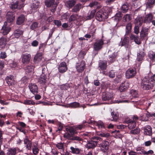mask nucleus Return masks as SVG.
<instances>
[{
  "instance_id": "1",
  "label": "nucleus",
  "mask_w": 155,
  "mask_h": 155,
  "mask_svg": "<svg viewBox=\"0 0 155 155\" xmlns=\"http://www.w3.org/2000/svg\"><path fill=\"white\" fill-rule=\"evenodd\" d=\"M155 84L154 81H149V77L147 76L142 80L141 83V87L144 90H148L153 88Z\"/></svg>"
},
{
  "instance_id": "2",
  "label": "nucleus",
  "mask_w": 155,
  "mask_h": 155,
  "mask_svg": "<svg viewBox=\"0 0 155 155\" xmlns=\"http://www.w3.org/2000/svg\"><path fill=\"white\" fill-rule=\"evenodd\" d=\"M101 140V138L99 137H93L90 140L87 141L85 147L88 149H93L97 146L98 142V140Z\"/></svg>"
},
{
  "instance_id": "3",
  "label": "nucleus",
  "mask_w": 155,
  "mask_h": 155,
  "mask_svg": "<svg viewBox=\"0 0 155 155\" xmlns=\"http://www.w3.org/2000/svg\"><path fill=\"white\" fill-rule=\"evenodd\" d=\"M45 5L47 8H50V10L52 12H54L56 9L57 4L55 0H45Z\"/></svg>"
},
{
  "instance_id": "4",
  "label": "nucleus",
  "mask_w": 155,
  "mask_h": 155,
  "mask_svg": "<svg viewBox=\"0 0 155 155\" xmlns=\"http://www.w3.org/2000/svg\"><path fill=\"white\" fill-rule=\"evenodd\" d=\"M108 14L107 12L102 10L98 11L96 13L95 17L97 20L101 21L104 20L108 18Z\"/></svg>"
},
{
  "instance_id": "5",
  "label": "nucleus",
  "mask_w": 155,
  "mask_h": 155,
  "mask_svg": "<svg viewBox=\"0 0 155 155\" xmlns=\"http://www.w3.org/2000/svg\"><path fill=\"white\" fill-rule=\"evenodd\" d=\"M108 63H112L116 60L117 56V53L114 50H109L108 52Z\"/></svg>"
},
{
  "instance_id": "6",
  "label": "nucleus",
  "mask_w": 155,
  "mask_h": 155,
  "mask_svg": "<svg viewBox=\"0 0 155 155\" xmlns=\"http://www.w3.org/2000/svg\"><path fill=\"white\" fill-rule=\"evenodd\" d=\"M109 143L108 141L106 140L103 141L99 144V147L103 153H106L107 152L109 148Z\"/></svg>"
},
{
  "instance_id": "7",
  "label": "nucleus",
  "mask_w": 155,
  "mask_h": 155,
  "mask_svg": "<svg viewBox=\"0 0 155 155\" xmlns=\"http://www.w3.org/2000/svg\"><path fill=\"white\" fill-rule=\"evenodd\" d=\"M104 44V41L102 39L96 40L93 46L94 50L97 51L100 50L102 48Z\"/></svg>"
},
{
  "instance_id": "8",
  "label": "nucleus",
  "mask_w": 155,
  "mask_h": 155,
  "mask_svg": "<svg viewBox=\"0 0 155 155\" xmlns=\"http://www.w3.org/2000/svg\"><path fill=\"white\" fill-rule=\"evenodd\" d=\"M136 73L137 71L135 68H129L126 72V77L127 79L133 78L136 75Z\"/></svg>"
},
{
  "instance_id": "9",
  "label": "nucleus",
  "mask_w": 155,
  "mask_h": 155,
  "mask_svg": "<svg viewBox=\"0 0 155 155\" xmlns=\"http://www.w3.org/2000/svg\"><path fill=\"white\" fill-rule=\"evenodd\" d=\"M64 137L71 140L80 141L82 140V139L80 137L76 136L74 134L71 135L69 133L65 134L64 135Z\"/></svg>"
},
{
  "instance_id": "10",
  "label": "nucleus",
  "mask_w": 155,
  "mask_h": 155,
  "mask_svg": "<svg viewBox=\"0 0 155 155\" xmlns=\"http://www.w3.org/2000/svg\"><path fill=\"white\" fill-rule=\"evenodd\" d=\"M85 67V63L84 61H82L79 63H77L76 64V68L78 72H82Z\"/></svg>"
},
{
  "instance_id": "11",
  "label": "nucleus",
  "mask_w": 155,
  "mask_h": 155,
  "mask_svg": "<svg viewBox=\"0 0 155 155\" xmlns=\"http://www.w3.org/2000/svg\"><path fill=\"white\" fill-rule=\"evenodd\" d=\"M31 58V55L30 54H23L21 56V61L23 64H28L30 62Z\"/></svg>"
},
{
  "instance_id": "12",
  "label": "nucleus",
  "mask_w": 155,
  "mask_h": 155,
  "mask_svg": "<svg viewBox=\"0 0 155 155\" xmlns=\"http://www.w3.org/2000/svg\"><path fill=\"white\" fill-rule=\"evenodd\" d=\"M28 87L30 91L33 94H36L38 93V88L36 84L32 83H30L29 84Z\"/></svg>"
},
{
  "instance_id": "13",
  "label": "nucleus",
  "mask_w": 155,
  "mask_h": 155,
  "mask_svg": "<svg viewBox=\"0 0 155 155\" xmlns=\"http://www.w3.org/2000/svg\"><path fill=\"white\" fill-rule=\"evenodd\" d=\"M113 93L110 92H105L103 93L102 99L103 101H109L113 97Z\"/></svg>"
},
{
  "instance_id": "14",
  "label": "nucleus",
  "mask_w": 155,
  "mask_h": 155,
  "mask_svg": "<svg viewBox=\"0 0 155 155\" xmlns=\"http://www.w3.org/2000/svg\"><path fill=\"white\" fill-rule=\"evenodd\" d=\"M6 16L7 21L8 22L11 23L13 22L15 19V13L12 12H8Z\"/></svg>"
},
{
  "instance_id": "15",
  "label": "nucleus",
  "mask_w": 155,
  "mask_h": 155,
  "mask_svg": "<svg viewBox=\"0 0 155 155\" xmlns=\"http://www.w3.org/2000/svg\"><path fill=\"white\" fill-rule=\"evenodd\" d=\"M58 68L60 72L63 73L65 72L68 69L66 63L64 62L61 63Z\"/></svg>"
},
{
  "instance_id": "16",
  "label": "nucleus",
  "mask_w": 155,
  "mask_h": 155,
  "mask_svg": "<svg viewBox=\"0 0 155 155\" xmlns=\"http://www.w3.org/2000/svg\"><path fill=\"white\" fill-rule=\"evenodd\" d=\"M149 28L146 27L142 28L140 33V37L141 38H144L146 37L148 34Z\"/></svg>"
},
{
  "instance_id": "17",
  "label": "nucleus",
  "mask_w": 155,
  "mask_h": 155,
  "mask_svg": "<svg viewBox=\"0 0 155 155\" xmlns=\"http://www.w3.org/2000/svg\"><path fill=\"white\" fill-rule=\"evenodd\" d=\"M7 22H5L3 26L2 27V34L4 35H7L10 31L11 28L9 26H7Z\"/></svg>"
},
{
  "instance_id": "18",
  "label": "nucleus",
  "mask_w": 155,
  "mask_h": 155,
  "mask_svg": "<svg viewBox=\"0 0 155 155\" xmlns=\"http://www.w3.org/2000/svg\"><path fill=\"white\" fill-rule=\"evenodd\" d=\"M144 134L146 135L151 136L152 135V129L150 126H146L144 128Z\"/></svg>"
},
{
  "instance_id": "19",
  "label": "nucleus",
  "mask_w": 155,
  "mask_h": 155,
  "mask_svg": "<svg viewBox=\"0 0 155 155\" xmlns=\"http://www.w3.org/2000/svg\"><path fill=\"white\" fill-rule=\"evenodd\" d=\"M5 81L9 86H12L14 84L15 81L14 77L12 75H9L6 77Z\"/></svg>"
},
{
  "instance_id": "20",
  "label": "nucleus",
  "mask_w": 155,
  "mask_h": 155,
  "mask_svg": "<svg viewBox=\"0 0 155 155\" xmlns=\"http://www.w3.org/2000/svg\"><path fill=\"white\" fill-rule=\"evenodd\" d=\"M121 46H124L126 48H128L129 47V38L128 37H125L120 42Z\"/></svg>"
},
{
  "instance_id": "21",
  "label": "nucleus",
  "mask_w": 155,
  "mask_h": 155,
  "mask_svg": "<svg viewBox=\"0 0 155 155\" xmlns=\"http://www.w3.org/2000/svg\"><path fill=\"white\" fill-rule=\"evenodd\" d=\"M132 28V24L131 22L127 23L126 26L125 36H128L131 33Z\"/></svg>"
},
{
  "instance_id": "22",
  "label": "nucleus",
  "mask_w": 155,
  "mask_h": 155,
  "mask_svg": "<svg viewBox=\"0 0 155 155\" xmlns=\"http://www.w3.org/2000/svg\"><path fill=\"white\" fill-rule=\"evenodd\" d=\"M24 144L27 150H31V149L32 142L27 138H25L24 140Z\"/></svg>"
},
{
  "instance_id": "23",
  "label": "nucleus",
  "mask_w": 155,
  "mask_h": 155,
  "mask_svg": "<svg viewBox=\"0 0 155 155\" xmlns=\"http://www.w3.org/2000/svg\"><path fill=\"white\" fill-rule=\"evenodd\" d=\"M107 61H100L99 63V67L101 70L103 71L107 69Z\"/></svg>"
},
{
  "instance_id": "24",
  "label": "nucleus",
  "mask_w": 155,
  "mask_h": 155,
  "mask_svg": "<svg viewBox=\"0 0 155 155\" xmlns=\"http://www.w3.org/2000/svg\"><path fill=\"white\" fill-rule=\"evenodd\" d=\"M128 124L127 126L128 128L131 130L135 127L136 125V122L131 119H129L126 121Z\"/></svg>"
},
{
  "instance_id": "25",
  "label": "nucleus",
  "mask_w": 155,
  "mask_h": 155,
  "mask_svg": "<svg viewBox=\"0 0 155 155\" xmlns=\"http://www.w3.org/2000/svg\"><path fill=\"white\" fill-rule=\"evenodd\" d=\"M18 2L16 1L15 3H13L10 5V8L12 9H15L17 8L19 9H21L22 7L24 6V3H22L20 5H18Z\"/></svg>"
},
{
  "instance_id": "26",
  "label": "nucleus",
  "mask_w": 155,
  "mask_h": 155,
  "mask_svg": "<svg viewBox=\"0 0 155 155\" xmlns=\"http://www.w3.org/2000/svg\"><path fill=\"white\" fill-rule=\"evenodd\" d=\"M47 79L46 75L43 73L38 79V82L41 84H44L47 81Z\"/></svg>"
},
{
  "instance_id": "27",
  "label": "nucleus",
  "mask_w": 155,
  "mask_h": 155,
  "mask_svg": "<svg viewBox=\"0 0 155 155\" xmlns=\"http://www.w3.org/2000/svg\"><path fill=\"white\" fill-rule=\"evenodd\" d=\"M143 23V18L141 16H137L134 20V23L135 25L140 26L142 25Z\"/></svg>"
},
{
  "instance_id": "28",
  "label": "nucleus",
  "mask_w": 155,
  "mask_h": 155,
  "mask_svg": "<svg viewBox=\"0 0 155 155\" xmlns=\"http://www.w3.org/2000/svg\"><path fill=\"white\" fill-rule=\"evenodd\" d=\"M18 148H10L8 149L6 153V155H16L17 153Z\"/></svg>"
},
{
  "instance_id": "29",
  "label": "nucleus",
  "mask_w": 155,
  "mask_h": 155,
  "mask_svg": "<svg viewBox=\"0 0 155 155\" xmlns=\"http://www.w3.org/2000/svg\"><path fill=\"white\" fill-rule=\"evenodd\" d=\"M40 2L39 1H35L34 2L31 6L32 12H34L39 7Z\"/></svg>"
},
{
  "instance_id": "30",
  "label": "nucleus",
  "mask_w": 155,
  "mask_h": 155,
  "mask_svg": "<svg viewBox=\"0 0 155 155\" xmlns=\"http://www.w3.org/2000/svg\"><path fill=\"white\" fill-rule=\"evenodd\" d=\"M153 15L151 13H149L146 15L144 20V21L146 23H149L152 21Z\"/></svg>"
},
{
  "instance_id": "31",
  "label": "nucleus",
  "mask_w": 155,
  "mask_h": 155,
  "mask_svg": "<svg viewBox=\"0 0 155 155\" xmlns=\"http://www.w3.org/2000/svg\"><path fill=\"white\" fill-rule=\"evenodd\" d=\"M25 20V17L23 15H21L18 17L16 21L17 24L18 25H21L23 23Z\"/></svg>"
},
{
  "instance_id": "32",
  "label": "nucleus",
  "mask_w": 155,
  "mask_h": 155,
  "mask_svg": "<svg viewBox=\"0 0 155 155\" xmlns=\"http://www.w3.org/2000/svg\"><path fill=\"white\" fill-rule=\"evenodd\" d=\"M70 149L71 150V152L73 154H79L81 153V149L78 148L71 147L70 148Z\"/></svg>"
},
{
  "instance_id": "33",
  "label": "nucleus",
  "mask_w": 155,
  "mask_h": 155,
  "mask_svg": "<svg viewBox=\"0 0 155 155\" xmlns=\"http://www.w3.org/2000/svg\"><path fill=\"white\" fill-rule=\"evenodd\" d=\"M42 58L41 53H38L36 54L34 58V61L35 63H37L41 61Z\"/></svg>"
},
{
  "instance_id": "34",
  "label": "nucleus",
  "mask_w": 155,
  "mask_h": 155,
  "mask_svg": "<svg viewBox=\"0 0 155 155\" xmlns=\"http://www.w3.org/2000/svg\"><path fill=\"white\" fill-rule=\"evenodd\" d=\"M7 44V39L3 37L0 38V48H4Z\"/></svg>"
},
{
  "instance_id": "35",
  "label": "nucleus",
  "mask_w": 155,
  "mask_h": 155,
  "mask_svg": "<svg viewBox=\"0 0 155 155\" xmlns=\"http://www.w3.org/2000/svg\"><path fill=\"white\" fill-rule=\"evenodd\" d=\"M129 5L127 3L123 4L121 8V10L123 13H126L129 9Z\"/></svg>"
},
{
  "instance_id": "36",
  "label": "nucleus",
  "mask_w": 155,
  "mask_h": 155,
  "mask_svg": "<svg viewBox=\"0 0 155 155\" xmlns=\"http://www.w3.org/2000/svg\"><path fill=\"white\" fill-rule=\"evenodd\" d=\"M111 115L112 116V119H111V121H116L119 118V114L116 113L114 112H111Z\"/></svg>"
},
{
  "instance_id": "37",
  "label": "nucleus",
  "mask_w": 155,
  "mask_h": 155,
  "mask_svg": "<svg viewBox=\"0 0 155 155\" xmlns=\"http://www.w3.org/2000/svg\"><path fill=\"white\" fill-rule=\"evenodd\" d=\"M128 87V86L127 85V83L124 82L120 85L119 89L120 92H122L125 91Z\"/></svg>"
},
{
  "instance_id": "38",
  "label": "nucleus",
  "mask_w": 155,
  "mask_h": 155,
  "mask_svg": "<svg viewBox=\"0 0 155 155\" xmlns=\"http://www.w3.org/2000/svg\"><path fill=\"white\" fill-rule=\"evenodd\" d=\"M82 5L81 4H78L74 6L72 9L71 11L73 12H79L81 8Z\"/></svg>"
},
{
  "instance_id": "39",
  "label": "nucleus",
  "mask_w": 155,
  "mask_h": 155,
  "mask_svg": "<svg viewBox=\"0 0 155 155\" xmlns=\"http://www.w3.org/2000/svg\"><path fill=\"white\" fill-rule=\"evenodd\" d=\"M146 6L147 8H150L153 7V5L155 2V0H147Z\"/></svg>"
},
{
  "instance_id": "40",
  "label": "nucleus",
  "mask_w": 155,
  "mask_h": 155,
  "mask_svg": "<svg viewBox=\"0 0 155 155\" xmlns=\"http://www.w3.org/2000/svg\"><path fill=\"white\" fill-rule=\"evenodd\" d=\"M96 12V10H93L89 12L88 13V15L87 17V20H90L93 18Z\"/></svg>"
},
{
  "instance_id": "41",
  "label": "nucleus",
  "mask_w": 155,
  "mask_h": 155,
  "mask_svg": "<svg viewBox=\"0 0 155 155\" xmlns=\"http://www.w3.org/2000/svg\"><path fill=\"white\" fill-rule=\"evenodd\" d=\"M34 68V67L32 65H28L26 66L25 68L26 73L27 74L32 72L33 71Z\"/></svg>"
},
{
  "instance_id": "42",
  "label": "nucleus",
  "mask_w": 155,
  "mask_h": 155,
  "mask_svg": "<svg viewBox=\"0 0 155 155\" xmlns=\"http://www.w3.org/2000/svg\"><path fill=\"white\" fill-rule=\"evenodd\" d=\"M23 31L22 30H21L19 29H16L14 32L15 36V38H18L20 36L22 35Z\"/></svg>"
},
{
  "instance_id": "43",
  "label": "nucleus",
  "mask_w": 155,
  "mask_h": 155,
  "mask_svg": "<svg viewBox=\"0 0 155 155\" xmlns=\"http://www.w3.org/2000/svg\"><path fill=\"white\" fill-rule=\"evenodd\" d=\"M131 19V15L129 14L125 15L123 17V21L124 22H129Z\"/></svg>"
},
{
  "instance_id": "44",
  "label": "nucleus",
  "mask_w": 155,
  "mask_h": 155,
  "mask_svg": "<svg viewBox=\"0 0 155 155\" xmlns=\"http://www.w3.org/2000/svg\"><path fill=\"white\" fill-rule=\"evenodd\" d=\"M69 107L74 108L79 107L80 103L76 102H74L69 104Z\"/></svg>"
},
{
  "instance_id": "45",
  "label": "nucleus",
  "mask_w": 155,
  "mask_h": 155,
  "mask_svg": "<svg viewBox=\"0 0 155 155\" xmlns=\"http://www.w3.org/2000/svg\"><path fill=\"white\" fill-rule=\"evenodd\" d=\"M56 147L60 150V152L64 151V144L62 143H58L56 145Z\"/></svg>"
},
{
  "instance_id": "46",
  "label": "nucleus",
  "mask_w": 155,
  "mask_h": 155,
  "mask_svg": "<svg viewBox=\"0 0 155 155\" xmlns=\"http://www.w3.org/2000/svg\"><path fill=\"white\" fill-rule=\"evenodd\" d=\"M116 73L115 70H111L108 73V76L110 78H114L115 77Z\"/></svg>"
},
{
  "instance_id": "47",
  "label": "nucleus",
  "mask_w": 155,
  "mask_h": 155,
  "mask_svg": "<svg viewBox=\"0 0 155 155\" xmlns=\"http://www.w3.org/2000/svg\"><path fill=\"white\" fill-rule=\"evenodd\" d=\"M130 93L133 97L134 98L137 97L139 96V95L137 91L134 90L132 89L130 91Z\"/></svg>"
},
{
  "instance_id": "48",
  "label": "nucleus",
  "mask_w": 155,
  "mask_h": 155,
  "mask_svg": "<svg viewBox=\"0 0 155 155\" xmlns=\"http://www.w3.org/2000/svg\"><path fill=\"white\" fill-rule=\"evenodd\" d=\"M32 151L33 154L36 155L38 153L39 149L37 144H33L32 148Z\"/></svg>"
},
{
  "instance_id": "49",
  "label": "nucleus",
  "mask_w": 155,
  "mask_h": 155,
  "mask_svg": "<svg viewBox=\"0 0 155 155\" xmlns=\"http://www.w3.org/2000/svg\"><path fill=\"white\" fill-rule=\"evenodd\" d=\"M38 23L37 22H33L31 25L30 28L32 30H34L38 27Z\"/></svg>"
},
{
  "instance_id": "50",
  "label": "nucleus",
  "mask_w": 155,
  "mask_h": 155,
  "mask_svg": "<svg viewBox=\"0 0 155 155\" xmlns=\"http://www.w3.org/2000/svg\"><path fill=\"white\" fill-rule=\"evenodd\" d=\"M140 132V129L136 128L134 130H131L130 132V133L133 135H136L139 134Z\"/></svg>"
},
{
  "instance_id": "51",
  "label": "nucleus",
  "mask_w": 155,
  "mask_h": 155,
  "mask_svg": "<svg viewBox=\"0 0 155 155\" xmlns=\"http://www.w3.org/2000/svg\"><path fill=\"white\" fill-rule=\"evenodd\" d=\"M77 15H71L68 20V21L70 22L71 21H74L77 20Z\"/></svg>"
},
{
  "instance_id": "52",
  "label": "nucleus",
  "mask_w": 155,
  "mask_h": 155,
  "mask_svg": "<svg viewBox=\"0 0 155 155\" xmlns=\"http://www.w3.org/2000/svg\"><path fill=\"white\" fill-rule=\"evenodd\" d=\"M122 14L121 12H119L117 13L115 15V18L118 21L120 20L122 16Z\"/></svg>"
},
{
  "instance_id": "53",
  "label": "nucleus",
  "mask_w": 155,
  "mask_h": 155,
  "mask_svg": "<svg viewBox=\"0 0 155 155\" xmlns=\"http://www.w3.org/2000/svg\"><path fill=\"white\" fill-rule=\"evenodd\" d=\"M98 135L103 137H108L110 135V134L108 133H99L98 134Z\"/></svg>"
},
{
  "instance_id": "54",
  "label": "nucleus",
  "mask_w": 155,
  "mask_h": 155,
  "mask_svg": "<svg viewBox=\"0 0 155 155\" xmlns=\"http://www.w3.org/2000/svg\"><path fill=\"white\" fill-rule=\"evenodd\" d=\"M97 126L99 128H104L105 127L104 123L101 121H99L97 122H96Z\"/></svg>"
},
{
  "instance_id": "55",
  "label": "nucleus",
  "mask_w": 155,
  "mask_h": 155,
  "mask_svg": "<svg viewBox=\"0 0 155 155\" xmlns=\"http://www.w3.org/2000/svg\"><path fill=\"white\" fill-rule=\"evenodd\" d=\"M67 131L70 132V133L71 134V135L75 134L76 133H77L76 130H74V128L71 127H69L68 128Z\"/></svg>"
},
{
  "instance_id": "56",
  "label": "nucleus",
  "mask_w": 155,
  "mask_h": 155,
  "mask_svg": "<svg viewBox=\"0 0 155 155\" xmlns=\"http://www.w3.org/2000/svg\"><path fill=\"white\" fill-rule=\"evenodd\" d=\"M24 104L26 105H34L35 104L34 102L31 100H26L24 101Z\"/></svg>"
},
{
  "instance_id": "57",
  "label": "nucleus",
  "mask_w": 155,
  "mask_h": 155,
  "mask_svg": "<svg viewBox=\"0 0 155 155\" xmlns=\"http://www.w3.org/2000/svg\"><path fill=\"white\" fill-rule=\"evenodd\" d=\"M140 26H139L135 25V26L134 28V32L135 34L137 35L139 34L140 31Z\"/></svg>"
},
{
  "instance_id": "58",
  "label": "nucleus",
  "mask_w": 155,
  "mask_h": 155,
  "mask_svg": "<svg viewBox=\"0 0 155 155\" xmlns=\"http://www.w3.org/2000/svg\"><path fill=\"white\" fill-rule=\"evenodd\" d=\"M68 4L70 8H71L75 5L76 2L74 0L69 1L68 2Z\"/></svg>"
},
{
  "instance_id": "59",
  "label": "nucleus",
  "mask_w": 155,
  "mask_h": 155,
  "mask_svg": "<svg viewBox=\"0 0 155 155\" xmlns=\"http://www.w3.org/2000/svg\"><path fill=\"white\" fill-rule=\"evenodd\" d=\"M99 4V3L98 2L96 1H94L91 2L89 4V6L91 7H92L95 6Z\"/></svg>"
},
{
  "instance_id": "60",
  "label": "nucleus",
  "mask_w": 155,
  "mask_h": 155,
  "mask_svg": "<svg viewBox=\"0 0 155 155\" xmlns=\"http://www.w3.org/2000/svg\"><path fill=\"white\" fill-rule=\"evenodd\" d=\"M69 86L68 84H63L61 86V89L62 90H67L69 88Z\"/></svg>"
},
{
  "instance_id": "61",
  "label": "nucleus",
  "mask_w": 155,
  "mask_h": 155,
  "mask_svg": "<svg viewBox=\"0 0 155 155\" xmlns=\"http://www.w3.org/2000/svg\"><path fill=\"white\" fill-rule=\"evenodd\" d=\"M54 23L58 27L60 26L61 25V22L59 20H54Z\"/></svg>"
},
{
  "instance_id": "62",
  "label": "nucleus",
  "mask_w": 155,
  "mask_h": 155,
  "mask_svg": "<svg viewBox=\"0 0 155 155\" xmlns=\"http://www.w3.org/2000/svg\"><path fill=\"white\" fill-rule=\"evenodd\" d=\"M137 153L138 154H144L146 155V151H144V150L143 149H140V150H137Z\"/></svg>"
},
{
  "instance_id": "63",
  "label": "nucleus",
  "mask_w": 155,
  "mask_h": 155,
  "mask_svg": "<svg viewBox=\"0 0 155 155\" xmlns=\"http://www.w3.org/2000/svg\"><path fill=\"white\" fill-rule=\"evenodd\" d=\"M95 29L93 28L89 32L90 35H91V36L92 37L94 38V35L95 33Z\"/></svg>"
},
{
  "instance_id": "64",
  "label": "nucleus",
  "mask_w": 155,
  "mask_h": 155,
  "mask_svg": "<svg viewBox=\"0 0 155 155\" xmlns=\"http://www.w3.org/2000/svg\"><path fill=\"white\" fill-rule=\"evenodd\" d=\"M149 58L153 61H155V53H153L149 55Z\"/></svg>"
}]
</instances>
